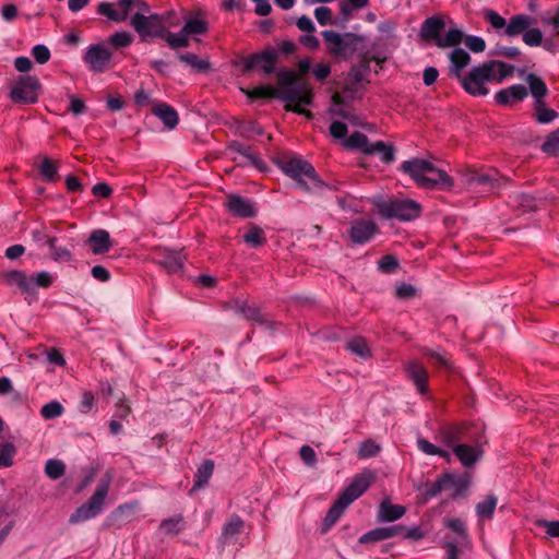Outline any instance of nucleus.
Listing matches in <instances>:
<instances>
[{
  "mask_svg": "<svg viewBox=\"0 0 559 559\" xmlns=\"http://www.w3.org/2000/svg\"><path fill=\"white\" fill-rule=\"evenodd\" d=\"M277 165L305 192H322L323 189L336 190L335 187L322 181L314 167L301 157H283L278 159Z\"/></svg>",
  "mask_w": 559,
  "mask_h": 559,
  "instance_id": "nucleus-1",
  "label": "nucleus"
},
{
  "mask_svg": "<svg viewBox=\"0 0 559 559\" xmlns=\"http://www.w3.org/2000/svg\"><path fill=\"white\" fill-rule=\"evenodd\" d=\"M400 169L407 174L418 187L424 189L453 187V179L444 170L423 158H413L401 164Z\"/></svg>",
  "mask_w": 559,
  "mask_h": 559,
  "instance_id": "nucleus-2",
  "label": "nucleus"
},
{
  "mask_svg": "<svg viewBox=\"0 0 559 559\" xmlns=\"http://www.w3.org/2000/svg\"><path fill=\"white\" fill-rule=\"evenodd\" d=\"M326 52L336 61H348L353 56L365 48L364 35L352 32L337 33L326 29L321 33Z\"/></svg>",
  "mask_w": 559,
  "mask_h": 559,
  "instance_id": "nucleus-3",
  "label": "nucleus"
},
{
  "mask_svg": "<svg viewBox=\"0 0 559 559\" xmlns=\"http://www.w3.org/2000/svg\"><path fill=\"white\" fill-rule=\"evenodd\" d=\"M379 214L386 219L408 222L418 218L421 214V205L411 199H388L376 203Z\"/></svg>",
  "mask_w": 559,
  "mask_h": 559,
  "instance_id": "nucleus-4",
  "label": "nucleus"
},
{
  "mask_svg": "<svg viewBox=\"0 0 559 559\" xmlns=\"http://www.w3.org/2000/svg\"><path fill=\"white\" fill-rule=\"evenodd\" d=\"M110 487V477H104L99 480L94 493L88 501L79 507L70 516L69 522L76 524L95 518L103 511L105 499Z\"/></svg>",
  "mask_w": 559,
  "mask_h": 559,
  "instance_id": "nucleus-5",
  "label": "nucleus"
},
{
  "mask_svg": "<svg viewBox=\"0 0 559 559\" xmlns=\"http://www.w3.org/2000/svg\"><path fill=\"white\" fill-rule=\"evenodd\" d=\"M277 91L293 90L297 98L285 100L286 103H302L306 106L312 105L313 90L308 82L300 79L293 70L283 69L277 72Z\"/></svg>",
  "mask_w": 559,
  "mask_h": 559,
  "instance_id": "nucleus-6",
  "label": "nucleus"
},
{
  "mask_svg": "<svg viewBox=\"0 0 559 559\" xmlns=\"http://www.w3.org/2000/svg\"><path fill=\"white\" fill-rule=\"evenodd\" d=\"M130 25L138 33L141 41H148L151 38H163L166 32L164 20L157 13L144 15L136 12L130 17Z\"/></svg>",
  "mask_w": 559,
  "mask_h": 559,
  "instance_id": "nucleus-7",
  "label": "nucleus"
},
{
  "mask_svg": "<svg viewBox=\"0 0 559 559\" xmlns=\"http://www.w3.org/2000/svg\"><path fill=\"white\" fill-rule=\"evenodd\" d=\"M40 88V83L36 76L21 75L13 84L10 98L16 104H34L38 99Z\"/></svg>",
  "mask_w": 559,
  "mask_h": 559,
  "instance_id": "nucleus-8",
  "label": "nucleus"
},
{
  "mask_svg": "<svg viewBox=\"0 0 559 559\" xmlns=\"http://www.w3.org/2000/svg\"><path fill=\"white\" fill-rule=\"evenodd\" d=\"M119 4L122 9L121 12L115 10L110 2H100L97 7V13L114 22H124L133 7L138 8V12L144 15L151 12V7L143 0H119Z\"/></svg>",
  "mask_w": 559,
  "mask_h": 559,
  "instance_id": "nucleus-9",
  "label": "nucleus"
},
{
  "mask_svg": "<svg viewBox=\"0 0 559 559\" xmlns=\"http://www.w3.org/2000/svg\"><path fill=\"white\" fill-rule=\"evenodd\" d=\"M278 57V51L273 48L251 53L242 59V71L248 73L253 70H260L264 74H272L276 69Z\"/></svg>",
  "mask_w": 559,
  "mask_h": 559,
  "instance_id": "nucleus-10",
  "label": "nucleus"
},
{
  "mask_svg": "<svg viewBox=\"0 0 559 559\" xmlns=\"http://www.w3.org/2000/svg\"><path fill=\"white\" fill-rule=\"evenodd\" d=\"M492 81L490 68L483 63L472 69V71L461 80L464 90L473 96H485L488 94L486 83Z\"/></svg>",
  "mask_w": 559,
  "mask_h": 559,
  "instance_id": "nucleus-11",
  "label": "nucleus"
},
{
  "mask_svg": "<svg viewBox=\"0 0 559 559\" xmlns=\"http://www.w3.org/2000/svg\"><path fill=\"white\" fill-rule=\"evenodd\" d=\"M187 257L182 250L175 251L158 249L154 255V262L168 273H178L183 269Z\"/></svg>",
  "mask_w": 559,
  "mask_h": 559,
  "instance_id": "nucleus-12",
  "label": "nucleus"
},
{
  "mask_svg": "<svg viewBox=\"0 0 559 559\" xmlns=\"http://www.w3.org/2000/svg\"><path fill=\"white\" fill-rule=\"evenodd\" d=\"M111 57V52L105 46L91 45L84 55V61L92 71L102 73L107 69Z\"/></svg>",
  "mask_w": 559,
  "mask_h": 559,
  "instance_id": "nucleus-13",
  "label": "nucleus"
},
{
  "mask_svg": "<svg viewBox=\"0 0 559 559\" xmlns=\"http://www.w3.org/2000/svg\"><path fill=\"white\" fill-rule=\"evenodd\" d=\"M379 231L377 224L371 219H356L352 223L348 230L353 243L362 245L373 238Z\"/></svg>",
  "mask_w": 559,
  "mask_h": 559,
  "instance_id": "nucleus-14",
  "label": "nucleus"
},
{
  "mask_svg": "<svg viewBox=\"0 0 559 559\" xmlns=\"http://www.w3.org/2000/svg\"><path fill=\"white\" fill-rule=\"evenodd\" d=\"M376 476L370 471H364L356 475L352 483L341 492V496L352 503L358 499L372 484Z\"/></svg>",
  "mask_w": 559,
  "mask_h": 559,
  "instance_id": "nucleus-15",
  "label": "nucleus"
},
{
  "mask_svg": "<svg viewBox=\"0 0 559 559\" xmlns=\"http://www.w3.org/2000/svg\"><path fill=\"white\" fill-rule=\"evenodd\" d=\"M0 278L9 286H16L23 294L28 296L36 294L34 276H28L23 271L13 270L3 272L0 274Z\"/></svg>",
  "mask_w": 559,
  "mask_h": 559,
  "instance_id": "nucleus-16",
  "label": "nucleus"
},
{
  "mask_svg": "<svg viewBox=\"0 0 559 559\" xmlns=\"http://www.w3.org/2000/svg\"><path fill=\"white\" fill-rule=\"evenodd\" d=\"M407 378L416 385L418 393L428 392V371L418 360H411L404 365Z\"/></svg>",
  "mask_w": 559,
  "mask_h": 559,
  "instance_id": "nucleus-17",
  "label": "nucleus"
},
{
  "mask_svg": "<svg viewBox=\"0 0 559 559\" xmlns=\"http://www.w3.org/2000/svg\"><path fill=\"white\" fill-rule=\"evenodd\" d=\"M227 150L241 155L242 160L238 162V165L240 166L252 165L259 170H263L265 167L264 162L254 151H252L251 146L245 145L238 141H231L228 143Z\"/></svg>",
  "mask_w": 559,
  "mask_h": 559,
  "instance_id": "nucleus-18",
  "label": "nucleus"
},
{
  "mask_svg": "<svg viewBox=\"0 0 559 559\" xmlns=\"http://www.w3.org/2000/svg\"><path fill=\"white\" fill-rule=\"evenodd\" d=\"M296 92L293 90L277 91L276 87L271 85H261L253 87L247 92V96L251 99L257 98H278L281 100H293L297 98Z\"/></svg>",
  "mask_w": 559,
  "mask_h": 559,
  "instance_id": "nucleus-19",
  "label": "nucleus"
},
{
  "mask_svg": "<svg viewBox=\"0 0 559 559\" xmlns=\"http://www.w3.org/2000/svg\"><path fill=\"white\" fill-rule=\"evenodd\" d=\"M404 526L403 525H391V526H383V527H377L374 530H371L360 536L359 544H368V543H377L381 540H385L392 537H396L401 533H403Z\"/></svg>",
  "mask_w": 559,
  "mask_h": 559,
  "instance_id": "nucleus-20",
  "label": "nucleus"
},
{
  "mask_svg": "<svg viewBox=\"0 0 559 559\" xmlns=\"http://www.w3.org/2000/svg\"><path fill=\"white\" fill-rule=\"evenodd\" d=\"M444 26L445 24L441 16L432 15L424 21L419 35L424 40H433L438 46V41L441 38L440 33Z\"/></svg>",
  "mask_w": 559,
  "mask_h": 559,
  "instance_id": "nucleus-21",
  "label": "nucleus"
},
{
  "mask_svg": "<svg viewBox=\"0 0 559 559\" xmlns=\"http://www.w3.org/2000/svg\"><path fill=\"white\" fill-rule=\"evenodd\" d=\"M528 95V90L522 84H515L507 88H502L496 93L495 99L498 105H509L522 102Z\"/></svg>",
  "mask_w": 559,
  "mask_h": 559,
  "instance_id": "nucleus-22",
  "label": "nucleus"
},
{
  "mask_svg": "<svg viewBox=\"0 0 559 559\" xmlns=\"http://www.w3.org/2000/svg\"><path fill=\"white\" fill-rule=\"evenodd\" d=\"M87 245L94 254H103L110 250L112 241L107 230L95 229L91 233Z\"/></svg>",
  "mask_w": 559,
  "mask_h": 559,
  "instance_id": "nucleus-23",
  "label": "nucleus"
},
{
  "mask_svg": "<svg viewBox=\"0 0 559 559\" xmlns=\"http://www.w3.org/2000/svg\"><path fill=\"white\" fill-rule=\"evenodd\" d=\"M535 19L527 14H516L510 17L504 34L509 37L523 35L535 23Z\"/></svg>",
  "mask_w": 559,
  "mask_h": 559,
  "instance_id": "nucleus-24",
  "label": "nucleus"
},
{
  "mask_svg": "<svg viewBox=\"0 0 559 559\" xmlns=\"http://www.w3.org/2000/svg\"><path fill=\"white\" fill-rule=\"evenodd\" d=\"M226 206L231 214L238 217L247 218L255 215V211L252 205L240 195H229L227 198Z\"/></svg>",
  "mask_w": 559,
  "mask_h": 559,
  "instance_id": "nucleus-25",
  "label": "nucleus"
},
{
  "mask_svg": "<svg viewBox=\"0 0 559 559\" xmlns=\"http://www.w3.org/2000/svg\"><path fill=\"white\" fill-rule=\"evenodd\" d=\"M243 527V520L239 515L233 514L223 526L221 536L222 544L225 545L236 542L237 536L242 532Z\"/></svg>",
  "mask_w": 559,
  "mask_h": 559,
  "instance_id": "nucleus-26",
  "label": "nucleus"
},
{
  "mask_svg": "<svg viewBox=\"0 0 559 559\" xmlns=\"http://www.w3.org/2000/svg\"><path fill=\"white\" fill-rule=\"evenodd\" d=\"M453 452L464 466H472L483 455V449L478 442L475 447L456 444Z\"/></svg>",
  "mask_w": 559,
  "mask_h": 559,
  "instance_id": "nucleus-27",
  "label": "nucleus"
},
{
  "mask_svg": "<svg viewBox=\"0 0 559 559\" xmlns=\"http://www.w3.org/2000/svg\"><path fill=\"white\" fill-rule=\"evenodd\" d=\"M349 504L350 503L348 502V500L340 495V497L329 509L324 518L322 531H329L337 522V520L341 518V515Z\"/></svg>",
  "mask_w": 559,
  "mask_h": 559,
  "instance_id": "nucleus-28",
  "label": "nucleus"
},
{
  "mask_svg": "<svg viewBox=\"0 0 559 559\" xmlns=\"http://www.w3.org/2000/svg\"><path fill=\"white\" fill-rule=\"evenodd\" d=\"M405 508L400 504H392L390 501L384 500L380 503L378 511L379 522H394L405 514Z\"/></svg>",
  "mask_w": 559,
  "mask_h": 559,
  "instance_id": "nucleus-29",
  "label": "nucleus"
},
{
  "mask_svg": "<svg viewBox=\"0 0 559 559\" xmlns=\"http://www.w3.org/2000/svg\"><path fill=\"white\" fill-rule=\"evenodd\" d=\"M241 314L246 320L264 325L266 329L273 330L276 326V323L262 313L261 309L255 305L247 304L246 308L241 309Z\"/></svg>",
  "mask_w": 559,
  "mask_h": 559,
  "instance_id": "nucleus-30",
  "label": "nucleus"
},
{
  "mask_svg": "<svg viewBox=\"0 0 559 559\" xmlns=\"http://www.w3.org/2000/svg\"><path fill=\"white\" fill-rule=\"evenodd\" d=\"M153 114L158 117L163 123L169 128L174 129L179 121L177 111L170 107L169 105L163 103L158 104L153 108Z\"/></svg>",
  "mask_w": 559,
  "mask_h": 559,
  "instance_id": "nucleus-31",
  "label": "nucleus"
},
{
  "mask_svg": "<svg viewBox=\"0 0 559 559\" xmlns=\"http://www.w3.org/2000/svg\"><path fill=\"white\" fill-rule=\"evenodd\" d=\"M490 68V75L492 80L501 83L506 78L511 76L514 72V67L500 60H491L485 62Z\"/></svg>",
  "mask_w": 559,
  "mask_h": 559,
  "instance_id": "nucleus-32",
  "label": "nucleus"
},
{
  "mask_svg": "<svg viewBox=\"0 0 559 559\" xmlns=\"http://www.w3.org/2000/svg\"><path fill=\"white\" fill-rule=\"evenodd\" d=\"M379 154L384 164H391L395 159V148L392 144H386L383 141H377L371 144L368 150V155Z\"/></svg>",
  "mask_w": 559,
  "mask_h": 559,
  "instance_id": "nucleus-33",
  "label": "nucleus"
},
{
  "mask_svg": "<svg viewBox=\"0 0 559 559\" xmlns=\"http://www.w3.org/2000/svg\"><path fill=\"white\" fill-rule=\"evenodd\" d=\"M441 477H449L450 480L447 483V490L452 489V498H456L464 493V491L469 486V478L465 476L454 475L450 473H444L441 475Z\"/></svg>",
  "mask_w": 559,
  "mask_h": 559,
  "instance_id": "nucleus-34",
  "label": "nucleus"
},
{
  "mask_svg": "<svg viewBox=\"0 0 559 559\" xmlns=\"http://www.w3.org/2000/svg\"><path fill=\"white\" fill-rule=\"evenodd\" d=\"M369 63L370 58L364 55L359 63L352 67L348 72V81L352 84V90H355V86L364 80L365 74L370 70Z\"/></svg>",
  "mask_w": 559,
  "mask_h": 559,
  "instance_id": "nucleus-35",
  "label": "nucleus"
},
{
  "mask_svg": "<svg viewBox=\"0 0 559 559\" xmlns=\"http://www.w3.org/2000/svg\"><path fill=\"white\" fill-rule=\"evenodd\" d=\"M525 80L530 86L532 96L535 98V102L544 100V97L548 94V87L544 80L535 73L527 74Z\"/></svg>",
  "mask_w": 559,
  "mask_h": 559,
  "instance_id": "nucleus-36",
  "label": "nucleus"
},
{
  "mask_svg": "<svg viewBox=\"0 0 559 559\" xmlns=\"http://www.w3.org/2000/svg\"><path fill=\"white\" fill-rule=\"evenodd\" d=\"M534 118L540 124L550 123L559 116L555 109L546 107L545 100L534 102Z\"/></svg>",
  "mask_w": 559,
  "mask_h": 559,
  "instance_id": "nucleus-37",
  "label": "nucleus"
},
{
  "mask_svg": "<svg viewBox=\"0 0 559 559\" xmlns=\"http://www.w3.org/2000/svg\"><path fill=\"white\" fill-rule=\"evenodd\" d=\"M464 432L465 426L463 425L447 426L441 430V438L447 447L454 448L459 441L463 440Z\"/></svg>",
  "mask_w": 559,
  "mask_h": 559,
  "instance_id": "nucleus-38",
  "label": "nucleus"
},
{
  "mask_svg": "<svg viewBox=\"0 0 559 559\" xmlns=\"http://www.w3.org/2000/svg\"><path fill=\"white\" fill-rule=\"evenodd\" d=\"M214 471V462L212 460L204 461L195 473V481L191 492L202 488L207 484Z\"/></svg>",
  "mask_w": 559,
  "mask_h": 559,
  "instance_id": "nucleus-39",
  "label": "nucleus"
},
{
  "mask_svg": "<svg viewBox=\"0 0 559 559\" xmlns=\"http://www.w3.org/2000/svg\"><path fill=\"white\" fill-rule=\"evenodd\" d=\"M452 72L460 78L461 71L468 66L471 61L469 55L462 48H455L451 55Z\"/></svg>",
  "mask_w": 559,
  "mask_h": 559,
  "instance_id": "nucleus-40",
  "label": "nucleus"
},
{
  "mask_svg": "<svg viewBox=\"0 0 559 559\" xmlns=\"http://www.w3.org/2000/svg\"><path fill=\"white\" fill-rule=\"evenodd\" d=\"M38 170L44 179L48 182H55L58 179V163L48 156L41 157Z\"/></svg>",
  "mask_w": 559,
  "mask_h": 559,
  "instance_id": "nucleus-41",
  "label": "nucleus"
},
{
  "mask_svg": "<svg viewBox=\"0 0 559 559\" xmlns=\"http://www.w3.org/2000/svg\"><path fill=\"white\" fill-rule=\"evenodd\" d=\"M421 353L429 358V360L439 369L445 371H452V362L448 358L447 355L441 354L437 350H432L431 348L424 347L421 348Z\"/></svg>",
  "mask_w": 559,
  "mask_h": 559,
  "instance_id": "nucleus-42",
  "label": "nucleus"
},
{
  "mask_svg": "<svg viewBox=\"0 0 559 559\" xmlns=\"http://www.w3.org/2000/svg\"><path fill=\"white\" fill-rule=\"evenodd\" d=\"M163 39L173 49L186 48L190 44L189 35L183 33L182 28L178 33H171L166 29Z\"/></svg>",
  "mask_w": 559,
  "mask_h": 559,
  "instance_id": "nucleus-43",
  "label": "nucleus"
},
{
  "mask_svg": "<svg viewBox=\"0 0 559 559\" xmlns=\"http://www.w3.org/2000/svg\"><path fill=\"white\" fill-rule=\"evenodd\" d=\"M246 243L253 248H259L266 242L264 230L258 225H250L248 231L243 235Z\"/></svg>",
  "mask_w": 559,
  "mask_h": 559,
  "instance_id": "nucleus-44",
  "label": "nucleus"
},
{
  "mask_svg": "<svg viewBox=\"0 0 559 559\" xmlns=\"http://www.w3.org/2000/svg\"><path fill=\"white\" fill-rule=\"evenodd\" d=\"M497 497L493 495L487 496L483 501L476 504V513L479 519H491L497 507Z\"/></svg>",
  "mask_w": 559,
  "mask_h": 559,
  "instance_id": "nucleus-45",
  "label": "nucleus"
},
{
  "mask_svg": "<svg viewBox=\"0 0 559 559\" xmlns=\"http://www.w3.org/2000/svg\"><path fill=\"white\" fill-rule=\"evenodd\" d=\"M178 59L198 72H206L211 68L209 61L200 59L195 53L192 52L179 53Z\"/></svg>",
  "mask_w": 559,
  "mask_h": 559,
  "instance_id": "nucleus-46",
  "label": "nucleus"
},
{
  "mask_svg": "<svg viewBox=\"0 0 559 559\" xmlns=\"http://www.w3.org/2000/svg\"><path fill=\"white\" fill-rule=\"evenodd\" d=\"M371 144L372 143L369 142L368 136L359 131L353 132L346 141V145L348 147L360 150L367 155Z\"/></svg>",
  "mask_w": 559,
  "mask_h": 559,
  "instance_id": "nucleus-47",
  "label": "nucleus"
},
{
  "mask_svg": "<svg viewBox=\"0 0 559 559\" xmlns=\"http://www.w3.org/2000/svg\"><path fill=\"white\" fill-rule=\"evenodd\" d=\"M346 348L361 358L370 357V349L364 337L356 336L350 338L346 344Z\"/></svg>",
  "mask_w": 559,
  "mask_h": 559,
  "instance_id": "nucleus-48",
  "label": "nucleus"
},
{
  "mask_svg": "<svg viewBox=\"0 0 559 559\" xmlns=\"http://www.w3.org/2000/svg\"><path fill=\"white\" fill-rule=\"evenodd\" d=\"M47 247L50 250L49 258L55 262H69L73 258L72 252L68 248L57 246L56 237H53V245H47Z\"/></svg>",
  "mask_w": 559,
  "mask_h": 559,
  "instance_id": "nucleus-49",
  "label": "nucleus"
},
{
  "mask_svg": "<svg viewBox=\"0 0 559 559\" xmlns=\"http://www.w3.org/2000/svg\"><path fill=\"white\" fill-rule=\"evenodd\" d=\"M66 473V465L62 461L50 459L46 462L45 474L52 480L61 478Z\"/></svg>",
  "mask_w": 559,
  "mask_h": 559,
  "instance_id": "nucleus-50",
  "label": "nucleus"
},
{
  "mask_svg": "<svg viewBox=\"0 0 559 559\" xmlns=\"http://www.w3.org/2000/svg\"><path fill=\"white\" fill-rule=\"evenodd\" d=\"M183 33L188 35H200L205 34L209 29V24L204 20L200 19H188L182 27Z\"/></svg>",
  "mask_w": 559,
  "mask_h": 559,
  "instance_id": "nucleus-51",
  "label": "nucleus"
},
{
  "mask_svg": "<svg viewBox=\"0 0 559 559\" xmlns=\"http://www.w3.org/2000/svg\"><path fill=\"white\" fill-rule=\"evenodd\" d=\"M449 477L439 476L433 483L427 481L425 485V500L436 497L442 490H447V483H449Z\"/></svg>",
  "mask_w": 559,
  "mask_h": 559,
  "instance_id": "nucleus-52",
  "label": "nucleus"
},
{
  "mask_svg": "<svg viewBox=\"0 0 559 559\" xmlns=\"http://www.w3.org/2000/svg\"><path fill=\"white\" fill-rule=\"evenodd\" d=\"M183 526V518L181 514H176L175 516L165 519L160 523V530L166 534L179 533L182 531Z\"/></svg>",
  "mask_w": 559,
  "mask_h": 559,
  "instance_id": "nucleus-53",
  "label": "nucleus"
},
{
  "mask_svg": "<svg viewBox=\"0 0 559 559\" xmlns=\"http://www.w3.org/2000/svg\"><path fill=\"white\" fill-rule=\"evenodd\" d=\"M380 445L371 439L365 440L360 443L358 449L359 459H369L378 455Z\"/></svg>",
  "mask_w": 559,
  "mask_h": 559,
  "instance_id": "nucleus-54",
  "label": "nucleus"
},
{
  "mask_svg": "<svg viewBox=\"0 0 559 559\" xmlns=\"http://www.w3.org/2000/svg\"><path fill=\"white\" fill-rule=\"evenodd\" d=\"M525 45L530 47L540 46L543 44V33L537 27H528L522 36Z\"/></svg>",
  "mask_w": 559,
  "mask_h": 559,
  "instance_id": "nucleus-55",
  "label": "nucleus"
},
{
  "mask_svg": "<svg viewBox=\"0 0 559 559\" xmlns=\"http://www.w3.org/2000/svg\"><path fill=\"white\" fill-rule=\"evenodd\" d=\"M15 447L12 442H5L0 447V467H9L13 464Z\"/></svg>",
  "mask_w": 559,
  "mask_h": 559,
  "instance_id": "nucleus-56",
  "label": "nucleus"
},
{
  "mask_svg": "<svg viewBox=\"0 0 559 559\" xmlns=\"http://www.w3.org/2000/svg\"><path fill=\"white\" fill-rule=\"evenodd\" d=\"M417 445L420 451L428 455H439L441 457L449 459V453L447 451L436 447L435 444H432L431 442L424 438H419L417 440Z\"/></svg>",
  "mask_w": 559,
  "mask_h": 559,
  "instance_id": "nucleus-57",
  "label": "nucleus"
},
{
  "mask_svg": "<svg viewBox=\"0 0 559 559\" xmlns=\"http://www.w3.org/2000/svg\"><path fill=\"white\" fill-rule=\"evenodd\" d=\"M62 413H63V406L57 401H52V402L45 404L40 409V415L45 419L57 418V417L61 416Z\"/></svg>",
  "mask_w": 559,
  "mask_h": 559,
  "instance_id": "nucleus-58",
  "label": "nucleus"
},
{
  "mask_svg": "<svg viewBox=\"0 0 559 559\" xmlns=\"http://www.w3.org/2000/svg\"><path fill=\"white\" fill-rule=\"evenodd\" d=\"M463 38V33L457 28H451L448 31L447 35L440 38L438 41V47H450L455 46L461 43Z\"/></svg>",
  "mask_w": 559,
  "mask_h": 559,
  "instance_id": "nucleus-59",
  "label": "nucleus"
},
{
  "mask_svg": "<svg viewBox=\"0 0 559 559\" xmlns=\"http://www.w3.org/2000/svg\"><path fill=\"white\" fill-rule=\"evenodd\" d=\"M542 150L545 153L558 156L559 155V129L557 131L551 132L544 144L542 145Z\"/></svg>",
  "mask_w": 559,
  "mask_h": 559,
  "instance_id": "nucleus-60",
  "label": "nucleus"
},
{
  "mask_svg": "<svg viewBox=\"0 0 559 559\" xmlns=\"http://www.w3.org/2000/svg\"><path fill=\"white\" fill-rule=\"evenodd\" d=\"M31 237L37 247L53 245V236L46 233L45 228H36L31 231Z\"/></svg>",
  "mask_w": 559,
  "mask_h": 559,
  "instance_id": "nucleus-61",
  "label": "nucleus"
},
{
  "mask_svg": "<svg viewBox=\"0 0 559 559\" xmlns=\"http://www.w3.org/2000/svg\"><path fill=\"white\" fill-rule=\"evenodd\" d=\"M108 41L115 48L127 47L132 43V35L128 32H117L109 36Z\"/></svg>",
  "mask_w": 559,
  "mask_h": 559,
  "instance_id": "nucleus-62",
  "label": "nucleus"
},
{
  "mask_svg": "<svg viewBox=\"0 0 559 559\" xmlns=\"http://www.w3.org/2000/svg\"><path fill=\"white\" fill-rule=\"evenodd\" d=\"M484 19L490 23V25L496 29H501L507 27V21L500 14L491 9H487L484 11Z\"/></svg>",
  "mask_w": 559,
  "mask_h": 559,
  "instance_id": "nucleus-63",
  "label": "nucleus"
},
{
  "mask_svg": "<svg viewBox=\"0 0 559 559\" xmlns=\"http://www.w3.org/2000/svg\"><path fill=\"white\" fill-rule=\"evenodd\" d=\"M379 270L383 273H393L399 267V261L394 255H383L378 262Z\"/></svg>",
  "mask_w": 559,
  "mask_h": 559,
  "instance_id": "nucleus-64",
  "label": "nucleus"
}]
</instances>
